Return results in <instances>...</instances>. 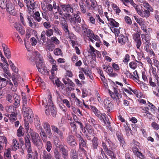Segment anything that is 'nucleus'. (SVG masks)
Listing matches in <instances>:
<instances>
[{"mask_svg":"<svg viewBox=\"0 0 159 159\" xmlns=\"http://www.w3.org/2000/svg\"><path fill=\"white\" fill-rule=\"evenodd\" d=\"M62 10L65 12L63 18L70 23L72 26L76 25V22L80 23L81 19L80 16L73 13L74 10L70 4H62L60 6Z\"/></svg>","mask_w":159,"mask_h":159,"instance_id":"1","label":"nucleus"},{"mask_svg":"<svg viewBox=\"0 0 159 159\" xmlns=\"http://www.w3.org/2000/svg\"><path fill=\"white\" fill-rule=\"evenodd\" d=\"M42 104H44L45 106L48 107V109H46L45 113L47 115L50 114V112L53 117H55L57 112L56 108L53 105L52 100V96L51 94L49 93L47 99H43L42 100Z\"/></svg>","mask_w":159,"mask_h":159,"instance_id":"2","label":"nucleus"},{"mask_svg":"<svg viewBox=\"0 0 159 159\" xmlns=\"http://www.w3.org/2000/svg\"><path fill=\"white\" fill-rule=\"evenodd\" d=\"M33 55L35 56L37 61L36 63V67L39 72L42 74L48 72L45 68H44L43 59L40 54L38 52L35 51L33 52Z\"/></svg>","mask_w":159,"mask_h":159,"instance_id":"3","label":"nucleus"},{"mask_svg":"<svg viewBox=\"0 0 159 159\" xmlns=\"http://www.w3.org/2000/svg\"><path fill=\"white\" fill-rule=\"evenodd\" d=\"M81 28L83 31V34L84 35L87 37H91L96 41L99 40V37L96 35H95L91 30L88 29V26L86 24H82Z\"/></svg>","mask_w":159,"mask_h":159,"instance_id":"4","label":"nucleus"},{"mask_svg":"<svg viewBox=\"0 0 159 159\" xmlns=\"http://www.w3.org/2000/svg\"><path fill=\"white\" fill-rule=\"evenodd\" d=\"M24 138L25 148L28 153L26 156L27 159H35L34 157H33L32 155L31 154L33 153L34 152L32 151L29 138L27 136H26Z\"/></svg>","mask_w":159,"mask_h":159,"instance_id":"5","label":"nucleus"},{"mask_svg":"<svg viewBox=\"0 0 159 159\" xmlns=\"http://www.w3.org/2000/svg\"><path fill=\"white\" fill-rule=\"evenodd\" d=\"M133 144L131 143V146L132 147V151L134 155L140 159H143L145 157L143 154L139 151V146L137 145V143L135 140L133 141Z\"/></svg>","mask_w":159,"mask_h":159,"instance_id":"6","label":"nucleus"},{"mask_svg":"<svg viewBox=\"0 0 159 159\" xmlns=\"http://www.w3.org/2000/svg\"><path fill=\"white\" fill-rule=\"evenodd\" d=\"M29 133L33 144L36 146H39V143H40V139L38 134L34 132L33 130L31 129H30Z\"/></svg>","mask_w":159,"mask_h":159,"instance_id":"7","label":"nucleus"},{"mask_svg":"<svg viewBox=\"0 0 159 159\" xmlns=\"http://www.w3.org/2000/svg\"><path fill=\"white\" fill-rule=\"evenodd\" d=\"M24 2L26 4L27 9L31 15L33 14L35 11V2L34 0H24Z\"/></svg>","mask_w":159,"mask_h":159,"instance_id":"8","label":"nucleus"},{"mask_svg":"<svg viewBox=\"0 0 159 159\" xmlns=\"http://www.w3.org/2000/svg\"><path fill=\"white\" fill-rule=\"evenodd\" d=\"M42 126L46 131L48 138L50 139L52 137V134L49 124L48 122L45 121L42 123Z\"/></svg>","mask_w":159,"mask_h":159,"instance_id":"9","label":"nucleus"},{"mask_svg":"<svg viewBox=\"0 0 159 159\" xmlns=\"http://www.w3.org/2000/svg\"><path fill=\"white\" fill-rule=\"evenodd\" d=\"M67 39H69L74 47L76 44V37L72 32L70 31L65 34Z\"/></svg>","mask_w":159,"mask_h":159,"instance_id":"10","label":"nucleus"},{"mask_svg":"<svg viewBox=\"0 0 159 159\" xmlns=\"http://www.w3.org/2000/svg\"><path fill=\"white\" fill-rule=\"evenodd\" d=\"M66 142L71 146L75 147L77 144L75 137L71 133H70L66 138Z\"/></svg>","mask_w":159,"mask_h":159,"instance_id":"11","label":"nucleus"},{"mask_svg":"<svg viewBox=\"0 0 159 159\" xmlns=\"http://www.w3.org/2000/svg\"><path fill=\"white\" fill-rule=\"evenodd\" d=\"M27 103L25 102L23 104L22 112L24 113V114L29 116L30 115V117L31 118V116H32L33 112L32 110L29 107L27 106Z\"/></svg>","mask_w":159,"mask_h":159,"instance_id":"12","label":"nucleus"},{"mask_svg":"<svg viewBox=\"0 0 159 159\" xmlns=\"http://www.w3.org/2000/svg\"><path fill=\"white\" fill-rule=\"evenodd\" d=\"M113 91V92L110 90L109 91V93L112 98L119 99L121 98L122 95L118 93V89L114 87Z\"/></svg>","mask_w":159,"mask_h":159,"instance_id":"13","label":"nucleus"},{"mask_svg":"<svg viewBox=\"0 0 159 159\" xmlns=\"http://www.w3.org/2000/svg\"><path fill=\"white\" fill-rule=\"evenodd\" d=\"M6 8L10 14L13 16H15L16 14V11L14 9V6L10 1L7 3V7Z\"/></svg>","mask_w":159,"mask_h":159,"instance_id":"14","label":"nucleus"},{"mask_svg":"<svg viewBox=\"0 0 159 159\" xmlns=\"http://www.w3.org/2000/svg\"><path fill=\"white\" fill-rule=\"evenodd\" d=\"M103 120H101V121H103L104 123L106 125V126L111 131V127L110 125V123L109 121L108 118L107 117L106 114L103 113L102 115Z\"/></svg>","mask_w":159,"mask_h":159,"instance_id":"15","label":"nucleus"},{"mask_svg":"<svg viewBox=\"0 0 159 159\" xmlns=\"http://www.w3.org/2000/svg\"><path fill=\"white\" fill-rule=\"evenodd\" d=\"M142 40L144 43L151 44V36L146 34H142L141 35Z\"/></svg>","mask_w":159,"mask_h":159,"instance_id":"16","label":"nucleus"},{"mask_svg":"<svg viewBox=\"0 0 159 159\" xmlns=\"http://www.w3.org/2000/svg\"><path fill=\"white\" fill-rule=\"evenodd\" d=\"M90 48L89 49L88 52L90 54V55L93 58L96 57V54L99 53V52L95 50L91 45L89 46Z\"/></svg>","mask_w":159,"mask_h":159,"instance_id":"17","label":"nucleus"},{"mask_svg":"<svg viewBox=\"0 0 159 159\" xmlns=\"http://www.w3.org/2000/svg\"><path fill=\"white\" fill-rule=\"evenodd\" d=\"M150 11L145 10L143 11L142 10H140L139 11L138 13L139 15L143 18L145 17L148 18L149 17L150 15Z\"/></svg>","mask_w":159,"mask_h":159,"instance_id":"18","label":"nucleus"},{"mask_svg":"<svg viewBox=\"0 0 159 159\" xmlns=\"http://www.w3.org/2000/svg\"><path fill=\"white\" fill-rule=\"evenodd\" d=\"M2 47L3 48L5 55L7 58H9L11 57L10 51L7 46L4 44H2Z\"/></svg>","mask_w":159,"mask_h":159,"instance_id":"19","label":"nucleus"},{"mask_svg":"<svg viewBox=\"0 0 159 159\" xmlns=\"http://www.w3.org/2000/svg\"><path fill=\"white\" fill-rule=\"evenodd\" d=\"M77 138L79 141V146H82L83 147H86V142L83 138L80 135H78L77 136Z\"/></svg>","mask_w":159,"mask_h":159,"instance_id":"20","label":"nucleus"},{"mask_svg":"<svg viewBox=\"0 0 159 159\" xmlns=\"http://www.w3.org/2000/svg\"><path fill=\"white\" fill-rule=\"evenodd\" d=\"M34 123L35 126L37 129L40 130L43 129L42 127L41 126L40 122L38 117H36V118H34Z\"/></svg>","mask_w":159,"mask_h":159,"instance_id":"21","label":"nucleus"},{"mask_svg":"<svg viewBox=\"0 0 159 159\" xmlns=\"http://www.w3.org/2000/svg\"><path fill=\"white\" fill-rule=\"evenodd\" d=\"M128 40V38L126 36L123 35L122 34L120 35L118 38L119 42L121 44H125L127 40Z\"/></svg>","mask_w":159,"mask_h":159,"instance_id":"22","label":"nucleus"},{"mask_svg":"<svg viewBox=\"0 0 159 159\" xmlns=\"http://www.w3.org/2000/svg\"><path fill=\"white\" fill-rule=\"evenodd\" d=\"M92 148L93 149H97L99 144L98 138L96 137H94L92 140Z\"/></svg>","mask_w":159,"mask_h":159,"instance_id":"23","label":"nucleus"},{"mask_svg":"<svg viewBox=\"0 0 159 159\" xmlns=\"http://www.w3.org/2000/svg\"><path fill=\"white\" fill-rule=\"evenodd\" d=\"M113 71L112 68L111 67L109 66L106 72L110 77H115L117 75V74L116 73L113 72Z\"/></svg>","mask_w":159,"mask_h":159,"instance_id":"24","label":"nucleus"},{"mask_svg":"<svg viewBox=\"0 0 159 159\" xmlns=\"http://www.w3.org/2000/svg\"><path fill=\"white\" fill-rule=\"evenodd\" d=\"M62 80L65 84H68L72 87H73L74 85V84L73 82L67 77H65L63 78Z\"/></svg>","mask_w":159,"mask_h":159,"instance_id":"25","label":"nucleus"},{"mask_svg":"<svg viewBox=\"0 0 159 159\" xmlns=\"http://www.w3.org/2000/svg\"><path fill=\"white\" fill-rule=\"evenodd\" d=\"M40 130H41V131L40 132L39 134L41 139L44 142H46L48 139L47 135L43 129Z\"/></svg>","mask_w":159,"mask_h":159,"instance_id":"26","label":"nucleus"},{"mask_svg":"<svg viewBox=\"0 0 159 159\" xmlns=\"http://www.w3.org/2000/svg\"><path fill=\"white\" fill-rule=\"evenodd\" d=\"M42 156L43 159H53L52 155L49 153H48L45 150L43 151Z\"/></svg>","mask_w":159,"mask_h":159,"instance_id":"27","label":"nucleus"},{"mask_svg":"<svg viewBox=\"0 0 159 159\" xmlns=\"http://www.w3.org/2000/svg\"><path fill=\"white\" fill-rule=\"evenodd\" d=\"M70 157L71 159H78V154L75 149L73 148L71 150Z\"/></svg>","mask_w":159,"mask_h":159,"instance_id":"28","label":"nucleus"},{"mask_svg":"<svg viewBox=\"0 0 159 159\" xmlns=\"http://www.w3.org/2000/svg\"><path fill=\"white\" fill-rule=\"evenodd\" d=\"M45 49L47 51H52L54 48V44L52 43H47L45 44Z\"/></svg>","mask_w":159,"mask_h":159,"instance_id":"29","label":"nucleus"},{"mask_svg":"<svg viewBox=\"0 0 159 159\" xmlns=\"http://www.w3.org/2000/svg\"><path fill=\"white\" fill-rule=\"evenodd\" d=\"M53 153L56 159H61V154L57 148L54 150Z\"/></svg>","mask_w":159,"mask_h":159,"instance_id":"30","label":"nucleus"},{"mask_svg":"<svg viewBox=\"0 0 159 159\" xmlns=\"http://www.w3.org/2000/svg\"><path fill=\"white\" fill-rule=\"evenodd\" d=\"M134 17L136 22L138 23L140 26H142L144 24V20L142 18H139L136 15L134 16Z\"/></svg>","mask_w":159,"mask_h":159,"instance_id":"31","label":"nucleus"},{"mask_svg":"<svg viewBox=\"0 0 159 159\" xmlns=\"http://www.w3.org/2000/svg\"><path fill=\"white\" fill-rule=\"evenodd\" d=\"M15 103L14 105L16 107H18L20 105V97L16 94L13 95Z\"/></svg>","mask_w":159,"mask_h":159,"instance_id":"32","label":"nucleus"},{"mask_svg":"<svg viewBox=\"0 0 159 159\" xmlns=\"http://www.w3.org/2000/svg\"><path fill=\"white\" fill-rule=\"evenodd\" d=\"M80 10L81 12L83 14H85L87 10L84 3L79 2Z\"/></svg>","mask_w":159,"mask_h":159,"instance_id":"33","label":"nucleus"},{"mask_svg":"<svg viewBox=\"0 0 159 159\" xmlns=\"http://www.w3.org/2000/svg\"><path fill=\"white\" fill-rule=\"evenodd\" d=\"M13 149L14 150H16L19 149V144L18 142L16 139H14L13 140Z\"/></svg>","mask_w":159,"mask_h":159,"instance_id":"34","label":"nucleus"},{"mask_svg":"<svg viewBox=\"0 0 159 159\" xmlns=\"http://www.w3.org/2000/svg\"><path fill=\"white\" fill-rule=\"evenodd\" d=\"M111 7L114 11L116 12V14L119 15L120 13L121 12V10L117 5L115 4L112 3L111 4Z\"/></svg>","mask_w":159,"mask_h":159,"instance_id":"35","label":"nucleus"},{"mask_svg":"<svg viewBox=\"0 0 159 159\" xmlns=\"http://www.w3.org/2000/svg\"><path fill=\"white\" fill-rule=\"evenodd\" d=\"M9 1L8 0H0V7L2 9H5L7 7V3Z\"/></svg>","mask_w":159,"mask_h":159,"instance_id":"36","label":"nucleus"},{"mask_svg":"<svg viewBox=\"0 0 159 159\" xmlns=\"http://www.w3.org/2000/svg\"><path fill=\"white\" fill-rule=\"evenodd\" d=\"M4 157L5 159H11L10 149L8 148L5 152Z\"/></svg>","mask_w":159,"mask_h":159,"instance_id":"37","label":"nucleus"},{"mask_svg":"<svg viewBox=\"0 0 159 159\" xmlns=\"http://www.w3.org/2000/svg\"><path fill=\"white\" fill-rule=\"evenodd\" d=\"M108 21L110 25L115 27H118L119 26V24L115 21L113 19L111 18V19L108 20Z\"/></svg>","mask_w":159,"mask_h":159,"instance_id":"38","label":"nucleus"},{"mask_svg":"<svg viewBox=\"0 0 159 159\" xmlns=\"http://www.w3.org/2000/svg\"><path fill=\"white\" fill-rule=\"evenodd\" d=\"M34 15V20L38 22H39L41 21L42 18L40 17V15L38 11L35 12Z\"/></svg>","mask_w":159,"mask_h":159,"instance_id":"39","label":"nucleus"},{"mask_svg":"<svg viewBox=\"0 0 159 159\" xmlns=\"http://www.w3.org/2000/svg\"><path fill=\"white\" fill-rule=\"evenodd\" d=\"M140 34V32H138L134 33L132 34V37L134 41L141 39Z\"/></svg>","mask_w":159,"mask_h":159,"instance_id":"40","label":"nucleus"},{"mask_svg":"<svg viewBox=\"0 0 159 159\" xmlns=\"http://www.w3.org/2000/svg\"><path fill=\"white\" fill-rule=\"evenodd\" d=\"M77 117L76 116L74 117V119L75 122L77 123H78L80 125V128L81 129L82 131L83 132H86V130L85 129V128H84V126L82 123L79 122L78 120V119H77Z\"/></svg>","mask_w":159,"mask_h":159,"instance_id":"41","label":"nucleus"},{"mask_svg":"<svg viewBox=\"0 0 159 159\" xmlns=\"http://www.w3.org/2000/svg\"><path fill=\"white\" fill-rule=\"evenodd\" d=\"M23 128L21 126L19 127V128L17 130V135L19 137L23 136L24 134V132L23 131Z\"/></svg>","mask_w":159,"mask_h":159,"instance_id":"42","label":"nucleus"},{"mask_svg":"<svg viewBox=\"0 0 159 159\" xmlns=\"http://www.w3.org/2000/svg\"><path fill=\"white\" fill-rule=\"evenodd\" d=\"M106 153L111 158H115V157L114 156V152L112 151V149L111 148V149H108L107 150L105 151Z\"/></svg>","mask_w":159,"mask_h":159,"instance_id":"43","label":"nucleus"},{"mask_svg":"<svg viewBox=\"0 0 159 159\" xmlns=\"http://www.w3.org/2000/svg\"><path fill=\"white\" fill-rule=\"evenodd\" d=\"M124 127L126 132V135L127 136H129L131 134V129L129 128L126 123V124L124 125Z\"/></svg>","mask_w":159,"mask_h":159,"instance_id":"44","label":"nucleus"},{"mask_svg":"<svg viewBox=\"0 0 159 159\" xmlns=\"http://www.w3.org/2000/svg\"><path fill=\"white\" fill-rule=\"evenodd\" d=\"M104 106L107 109L108 111H110V107L111 106V102L109 100L105 101L104 102Z\"/></svg>","mask_w":159,"mask_h":159,"instance_id":"45","label":"nucleus"},{"mask_svg":"<svg viewBox=\"0 0 159 159\" xmlns=\"http://www.w3.org/2000/svg\"><path fill=\"white\" fill-rule=\"evenodd\" d=\"M143 5L147 9V10L151 12L153 11V9L151 6L148 2H144L143 3Z\"/></svg>","mask_w":159,"mask_h":159,"instance_id":"46","label":"nucleus"},{"mask_svg":"<svg viewBox=\"0 0 159 159\" xmlns=\"http://www.w3.org/2000/svg\"><path fill=\"white\" fill-rule=\"evenodd\" d=\"M61 103L68 108H69L71 107V104L70 102L66 99H64L62 100V102H61Z\"/></svg>","mask_w":159,"mask_h":159,"instance_id":"47","label":"nucleus"},{"mask_svg":"<svg viewBox=\"0 0 159 159\" xmlns=\"http://www.w3.org/2000/svg\"><path fill=\"white\" fill-rule=\"evenodd\" d=\"M46 148L47 151L49 152L52 148V144L50 141H47L46 142Z\"/></svg>","mask_w":159,"mask_h":159,"instance_id":"48","label":"nucleus"},{"mask_svg":"<svg viewBox=\"0 0 159 159\" xmlns=\"http://www.w3.org/2000/svg\"><path fill=\"white\" fill-rule=\"evenodd\" d=\"M7 84V81L5 78H1L0 76V85L2 87H3L6 86Z\"/></svg>","mask_w":159,"mask_h":159,"instance_id":"49","label":"nucleus"},{"mask_svg":"<svg viewBox=\"0 0 159 159\" xmlns=\"http://www.w3.org/2000/svg\"><path fill=\"white\" fill-rule=\"evenodd\" d=\"M53 140L54 145L56 146L58 145L59 143H60V140L58 137L54 135L53 138Z\"/></svg>","mask_w":159,"mask_h":159,"instance_id":"50","label":"nucleus"},{"mask_svg":"<svg viewBox=\"0 0 159 159\" xmlns=\"http://www.w3.org/2000/svg\"><path fill=\"white\" fill-rule=\"evenodd\" d=\"M54 53L57 56L61 55L63 56V53L61 49L59 48H55L54 50Z\"/></svg>","mask_w":159,"mask_h":159,"instance_id":"51","label":"nucleus"},{"mask_svg":"<svg viewBox=\"0 0 159 159\" xmlns=\"http://www.w3.org/2000/svg\"><path fill=\"white\" fill-rule=\"evenodd\" d=\"M9 64L11 69L15 73H17L18 72V69L15 66L14 64L11 61H9Z\"/></svg>","mask_w":159,"mask_h":159,"instance_id":"52","label":"nucleus"},{"mask_svg":"<svg viewBox=\"0 0 159 159\" xmlns=\"http://www.w3.org/2000/svg\"><path fill=\"white\" fill-rule=\"evenodd\" d=\"M61 24L62 25V29L65 32V34L69 31L68 30L67 24L62 23Z\"/></svg>","mask_w":159,"mask_h":159,"instance_id":"53","label":"nucleus"},{"mask_svg":"<svg viewBox=\"0 0 159 159\" xmlns=\"http://www.w3.org/2000/svg\"><path fill=\"white\" fill-rule=\"evenodd\" d=\"M9 119L11 122H14L17 120L16 115L15 113H12L10 115Z\"/></svg>","mask_w":159,"mask_h":159,"instance_id":"54","label":"nucleus"},{"mask_svg":"<svg viewBox=\"0 0 159 159\" xmlns=\"http://www.w3.org/2000/svg\"><path fill=\"white\" fill-rule=\"evenodd\" d=\"M62 157L63 158H68V151L66 148H65L61 150Z\"/></svg>","mask_w":159,"mask_h":159,"instance_id":"55","label":"nucleus"},{"mask_svg":"<svg viewBox=\"0 0 159 159\" xmlns=\"http://www.w3.org/2000/svg\"><path fill=\"white\" fill-rule=\"evenodd\" d=\"M150 67H151V70H152V73L153 74L154 76H155L156 80H157V82L158 75L157 73L156 69L155 68L153 67L152 66H151Z\"/></svg>","mask_w":159,"mask_h":159,"instance_id":"56","label":"nucleus"},{"mask_svg":"<svg viewBox=\"0 0 159 159\" xmlns=\"http://www.w3.org/2000/svg\"><path fill=\"white\" fill-rule=\"evenodd\" d=\"M75 82L77 86L79 87H81L82 86V84H85V82L84 81H80L78 79H75Z\"/></svg>","mask_w":159,"mask_h":159,"instance_id":"57","label":"nucleus"},{"mask_svg":"<svg viewBox=\"0 0 159 159\" xmlns=\"http://www.w3.org/2000/svg\"><path fill=\"white\" fill-rule=\"evenodd\" d=\"M134 42L137 48L138 49L140 50V48L142 44L141 39L134 41Z\"/></svg>","mask_w":159,"mask_h":159,"instance_id":"58","label":"nucleus"},{"mask_svg":"<svg viewBox=\"0 0 159 159\" xmlns=\"http://www.w3.org/2000/svg\"><path fill=\"white\" fill-rule=\"evenodd\" d=\"M46 36L47 37H50L53 35V30L51 29H47L46 30Z\"/></svg>","mask_w":159,"mask_h":159,"instance_id":"59","label":"nucleus"},{"mask_svg":"<svg viewBox=\"0 0 159 159\" xmlns=\"http://www.w3.org/2000/svg\"><path fill=\"white\" fill-rule=\"evenodd\" d=\"M46 31L43 30L41 33V39L43 42H44L46 40Z\"/></svg>","mask_w":159,"mask_h":159,"instance_id":"60","label":"nucleus"},{"mask_svg":"<svg viewBox=\"0 0 159 159\" xmlns=\"http://www.w3.org/2000/svg\"><path fill=\"white\" fill-rule=\"evenodd\" d=\"M86 129L89 133L90 134L93 133V129L92 127L90 125H86Z\"/></svg>","mask_w":159,"mask_h":159,"instance_id":"61","label":"nucleus"},{"mask_svg":"<svg viewBox=\"0 0 159 159\" xmlns=\"http://www.w3.org/2000/svg\"><path fill=\"white\" fill-rule=\"evenodd\" d=\"M52 28L55 33H56L57 35L61 36L62 34L61 32L59 29L57 27H53Z\"/></svg>","mask_w":159,"mask_h":159,"instance_id":"62","label":"nucleus"},{"mask_svg":"<svg viewBox=\"0 0 159 159\" xmlns=\"http://www.w3.org/2000/svg\"><path fill=\"white\" fill-rule=\"evenodd\" d=\"M111 30L113 33L115 34L116 35H118L120 33V31L119 29L115 28L114 27H112L111 29Z\"/></svg>","mask_w":159,"mask_h":159,"instance_id":"63","label":"nucleus"},{"mask_svg":"<svg viewBox=\"0 0 159 159\" xmlns=\"http://www.w3.org/2000/svg\"><path fill=\"white\" fill-rule=\"evenodd\" d=\"M153 93L157 97H159V89L158 87H156L153 89Z\"/></svg>","mask_w":159,"mask_h":159,"instance_id":"64","label":"nucleus"}]
</instances>
